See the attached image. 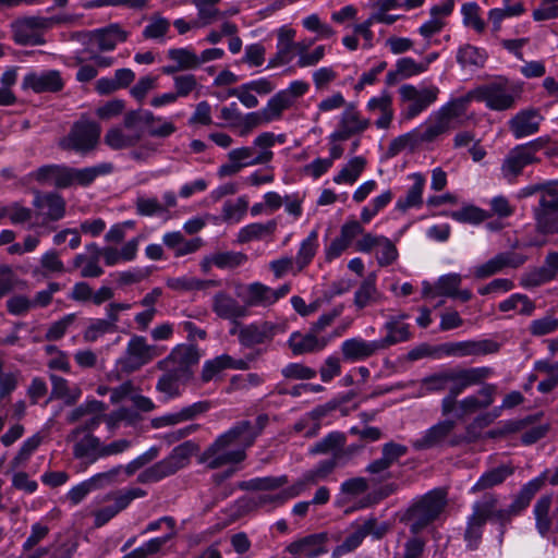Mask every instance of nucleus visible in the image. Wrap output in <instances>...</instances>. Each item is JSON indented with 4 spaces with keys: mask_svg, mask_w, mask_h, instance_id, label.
<instances>
[{
    "mask_svg": "<svg viewBox=\"0 0 558 558\" xmlns=\"http://www.w3.org/2000/svg\"><path fill=\"white\" fill-rule=\"evenodd\" d=\"M539 487V481H529L514 496L507 508L499 507L498 496L494 493L484 494L472 505V513L468 518L464 539L470 549H476L481 543L484 526L487 521L495 520L500 525V536L505 533L506 525L512 517L526 509Z\"/></svg>",
    "mask_w": 558,
    "mask_h": 558,
    "instance_id": "1",
    "label": "nucleus"
},
{
    "mask_svg": "<svg viewBox=\"0 0 558 558\" xmlns=\"http://www.w3.org/2000/svg\"><path fill=\"white\" fill-rule=\"evenodd\" d=\"M475 99L473 90L465 96L457 98L444 106L435 117L408 133L393 138L388 146L389 156H397L409 149L414 151L425 144L435 142L441 134L449 130L450 121L465 113L469 102Z\"/></svg>",
    "mask_w": 558,
    "mask_h": 558,
    "instance_id": "2",
    "label": "nucleus"
},
{
    "mask_svg": "<svg viewBox=\"0 0 558 558\" xmlns=\"http://www.w3.org/2000/svg\"><path fill=\"white\" fill-rule=\"evenodd\" d=\"M255 439L256 433L251 430V422H239L204 450L199 462L211 470L240 463L246 457V448L252 446Z\"/></svg>",
    "mask_w": 558,
    "mask_h": 558,
    "instance_id": "3",
    "label": "nucleus"
},
{
    "mask_svg": "<svg viewBox=\"0 0 558 558\" xmlns=\"http://www.w3.org/2000/svg\"><path fill=\"white\" fill-rule=\"evenodd\" d=\"M489 367H452L445 368L437 373L425 376L422 380V388L428 393L452 391L454 388H469L481 384L492 375Z\"/></svg>",
    "mask_w": 558,
    "mask_h": 558,
    "instance_id": "4",
    "label": "nucleus"
},
{
    "mask_svg": "<svg viewBox=\"0 0 558 558\" xmlns=\"http://www.w3.org/2000/svg\"><path fill=\"white\" fill-rule=\"evenodd\" d=\"M198 450V446L191 440L174 447L162 460L144 469L136 478L140 484H154L175 474L186 466L191 457Z\"/></svg>",
    "mask_w": 558,
    "mask_h": 558,
    "instance_id": "5",
    "label": "nucleus"
},
{
    "mask_svg": "<svg viewBox=\"0 0 558 558\" xmlns=\"http://www.w3.org/2000/svg\"><path fill=\"white\" fill-rule=\"evenodd\" d=\"M154 120V113L149 110H132L125 113L123 126L111 128L107 131L104 142L114 150L126 149L136 146L143 138L144 131L138 126L142 122Z\"/></svg>",
    "mask_w": 558,
    "mask_h": 558,
    "instance_id": "6",
    "label": "nucleus"
},
{
    "mask_svg": "<svg viewBox=\"0 0 558 558\" xmlns=\"http://www.w3.org/2000/svg\"><path fill=\"white\" fill-rule=\"evenodd\" d=\"M288 481L289 480L287 475L255 477L240 482L239 488L242 490L264 492L255 497H252L250 502L254 508H265L270 511L287 502L282 490L276 494H272L271 492L283 487Z\"/></svg>",
    "mask_w": 558,
    "mask_h": 558,
    "instance_id": "7",
    "label": "nucleus"
},
{
    "mask_svg": "<svg viewBox=\"0 0 558 558\" xmlns=\"http://www.w3.org/2000/svg\"><path fill=\"white\" fill-rule=\"evenodd\" d=\"M445 506L446 495L441 490H433L424 495L405 513L410 532L412 534L421 533L439 517Z\"/></svg>",
    "mask_w": 558,
    "mask_h": 558,
    "instance_id": "8",
    "label": "nucleus"
},
{
    "mask_svg": "<svg viewBox=\"0 0 558 558\" xmlns=\"http://www.w3.org/2000/svg\"><path fill=\"white\" fill-rule=\"evenodd\" d=\"M100 138V126L87 118L74 122L69 133L60 138L59 147L82 156L93 151Z\"/></svg>",
    "mask_w": 558,
    "mask_h": 558,
    "instance_id": "9",
    "label": "nucleus"
},
{
    "mask_svg": "<svg viewBox=\"0 0 558 558\" xmlns=\"http://www.w3.org/2000/svg\"><path fill=\"white\" fill-rule=\"evenodd\" d=\"M439 93V88L435 85L417 87L403 84L399 88L400 101L404 105L401 116L404 120L416 118L437 100Z\"/></svg>",
    "mask_w": 558,
    "mask_h": 558,
    "instance_id": "10",
    "label": "nucleus"
},
{
    "mask_svg": "<svg viewBox=\"0 0 558 558\" xmlns=\"http://www.w3.org/2000/svg\"><path fill=\"white\" fill-rule=\"evenodd\" d=\"M456 427V421L444 420L427 428L423 435L411 441L415 450H428L436 447H457L470 442L471 438L461 435H451Z\"/></svg>",
    "mask_w": 558,
    "mask_h": 558,
    "instance_id": "11",
    "label": "nucleus"
},
{
    "mask_svg": "<svg viewBox=\"0 0 558 558\" xmlns=\"http://www.w3.org/2000/svg\"><path fill=\"white\" fill-rule=\"evenodd\" d=\"M388 530V523H379L377 519L373 517L364 520L361 523H355L352 526V531L345 536L343 542L333 549L332 557L338 558L342 555L353 551L368 535H371L374 539H381L387 534Z\"/></svg>",
    "mask_w": 558,
    "mask_h": 558,
    "instance_id": "12",
    "label": "nucleus"
},
{
    "mask_svg": "<svg viewBox=\"0 0 558 558\" xmlns=\"http://www.w3.org/2000/svg\"><path fill=\"white\" fill-rule=\"evenodd\" d=\"M33 206L38 209V213L35 214V220L29 223L28 229L48 227L50 222H57L65 216V201L54 192L46 194L36 192Z\"/></svg>",
    "mask_w": 558,
    "mask_h": 558,
    "instance_id": "13",
    "label": "nucleus"
},
{
    "mask_svg": "<svg viewBox=\"0 0 558 558\" xmlns=\"http://www.w3.org/2000/svg\"><path fill=\"white\" fill-rule=\"evenodd\" d=\"M158 355L156 347L148 344L144 337L133 336L128 342L124 355L119 359L118 363L122 372L133 373Z\"/></svg>",
    "mask_w": 558,
    "mask_h": 558,
    "instance_id": "14",
    "label": "nucleus"
},
{
    "mask_svg": "<svg viewBox=\"0 0 558 558\" xmlns=\"http://www.w3.org/2000/svg\"><path fill=\"white\" fill-rule=\"evenodd\" d=\"M283 331L284 325L265 320L242 326L239 330L234 327L230 330V333H238L240 343L246 348H252L271 341L276 335Z\"/></svg>",
    "mask_w": 558,
    "mask_h": 558,
    "instance_id": "15",
    "label": "nucleus"
},
{
    "mask_svg": "<svg viewBox=\"0 0 558 558\" xmlns=\"http://www.w3.org/2000/svg\"><path fill=\"white\" fill-rule=\"evenodd\" d=\"M475 99L485 102L492 110L504 111L512 108L515 98L506 82H493L473 90Z\"/></svg>",
    "mask_w": 558,
    "mask_h": 558,
    "instance_id": "16",
    "label": "nucleus"
},
{
    "mask_svg": "<svg viewBox=\"0 0 558 558\" xmlns=\"http://www.w3.org/2000/svg\"><path fill=\"white\" fill-rule=\"evenodd\" d=\"M122 470V465H117L106 472L93 475L92 477L73 486L66 494L68 499L73 505H78L89 493L118 483V477Z\"/></svg>",
    "mask_w": 558,
    "mask_h": 558,
    "instance_id": "17",
    "label": "nucleus"
},
{
    "mask_svg": "<svg viewBox=\"0 0 558 558\" xmlns=\"http://www.w3.org/2000/svg\"><path fill=\"white\" fill-rule=\"evenodd\" d=\"M446 356L465 357L487 355L499 351V344L490 339L446 342L438 347Z\"/></svg>",
    "mask_w": 558,
    "mask_h": 558,
    "instance_id": "18",
    "label": "nucleus"
},
{
    "mask_svg": "<svg viewBox=\"0 0 558 558\" xmlns=\"http://www.w3.org/2000/svg\"><path fill=\"white\" fill-rule=\"evenodd\" d=\"M369 124V120L361 116L355 105L349 104L340 116L338 129L329 135V141H347L355 134L363 133Z\"/></svg>",
    "mask_w": 558,
    "mask_h": 558,
    "instance_id": "19",
    "label": "nucleus"
},
{
    "mask_svg": "<svg viewBox=\"0 0 558 558\" xmlns=\"http://www.w3.org/2000/svg\"><path fill=\"white\" fill-rule=\"evenodd\" d=\"M290 290L291 286L289 283H284L278 289H272L262 282H252L245 288L244 303L248 311L251 307H268L281 298H284Z\"/></svg>",
    "mask_w": 558,
    "mask_h": 558,
    "instance_id": "20",
    "label": "nucleus"
},
{
    "mask_svg": "<svg viewBox=\"0 0 558 558\" xmlns=\"http://www.w3.org/2000/svg\"><path fill=\"white\" fill-rule=\"evenodd\" d=\"M46 26V20L38 16H26L11 23L13 39L17 45L37 46L44 44L40 31Z\"/></svg>",
    "mask_w": 558,
    "mask_h": 558,
    "instance_id": "21",
    "label": "nucleus"
},
{
    "mask_svg": "<svg viewBox=\"0 0 558 558\" xmlns=\"http://www.w3.org/2000/svg\"><path fill=\"white\" fill-rule=\"evenodd\" d=\"M22 87L36 94L59 93L64 88V80L58 70L29 72L23 77Z\"/></svg>",
    "mask_w": 558,
    "mask_h": 558,
    "instance_id": "22",
    "label": "nucleus"
},
{
    "mask_svg": "<svg viewBox=\"0 0 558 558\" xmlns=\"http://www.w3.org/2000/svg\"><path fill=\"white\" fill-rule=\"evenodd\" d=\"M211 311L220 319L229 320L234 325H238L240 319L250 315L245 303L241 304L235 298L225 291L215 293L213 296Z\"/></svg>",
    "mask_w": 558,
    "mask_h": 558,
    "instance_id": "23",
    "label": "nucleus"
},
{
    "mask_svg": "<svg viewBox=\"0 0 558 558\" xmlns=\"http://www.w3.org/2000/svg\"><path fill=\"white\" fill-rule=\"evenodd\" d=\"M526 260L527 257L525 255L513 252H501L484 264L474 267L473 275L477 279H485L502 271L505 268H519Z\"/></svg>",
    "mask_w": 558,
    "mask_h": 558,
    "instance_id": "24",
    "label": "nucleus"
},
{
    "mask_svg": "<svg viewBox=\"0 0 558 558\" xmlns=\"http://www.w3.org/2000/svg\"><path fill=\"white\" fill-rule=\"evenodd\" d=\"M558 275V252H549L543 266L534 267L523 272L520 277V286L532 289L554 280Z\"/></svg>",
    "mask_w": 558,
    "mask_h": 558,
    "instance_id": "25",
    "label": "nucleus"
},
{
    "mask_svg": "<svg viewBox=\"0 0 558 558\" xmlns=\"http://www.w3.org/2000/svg\"><path fill=\"white\" fill-rule=\"evenodd\" d=\"M327 542V533H314L290 543L287 551L296 558H317L328 551Z\"/></svg>",
    "mask_w": 558,
    "mask_h": 558,
    "instance_id": "26",
    "label": "nucleus"
},
{
    "mask_svg": "<svg viewBox=\"0 0 558 558\" xmlns=\"http://www.w3.org/2000/svg\"><path fill=\"white\" fill-rule=\"evenodd\" d=\"M383 350L379 339L368 341L361 337L347 339L340 347L343 360L352 363L365 361Z\"/></svg>",
    "mask_w": 558,
    "mask_h": 558,
    "instance_id": "27",
    "label": "nucleus"
},
{
    "mask_svg": "<svg viewBox=\"0 0 558 558\" xmlns=\"http://www.w3.org/2000/svg\"><path fill=\"white\" fill-rule=\"evenodd\" d=\"M497 392V386L494 384H485L478 391L477 395H470L458 403V410L456 412L457 418H463L466 415L473 414L480 410L487 409L495 401Z\"/></svg>",
    "mask_w": 558,
    "mask_h": 558,
    "instance_id": "28",
    "label": "nucleus"
},
{
    "mask_svg": "<svg viewBox=\"0 0 558 558\" xmlns=\"http://www.w3.org/2000/svg\"><path fill=\"white\" fill-rule=\"evenodd\" d=\"M68 441H73L72 454L85 468L100 459L101 440L94 434L86 433L75 439H68Z\"/></svg>",
    "mask_w": 558,
    "mask_h": 558,
    "instance_id": "29",
    "label": "nucleus"
},
{
    "mask_svg": "<svg viewBox=\"0 0 558 558\" xmlns=\"http://www.w3.org/2000/svg\"><path fill=\"white\" fill-rule=\"evenodd\" d=\"M542 120L543 117L537 110L527 109L519 111L508 124L513 136L519 140L535 134Z\"/></svg>",
    "mask_w": 558,
    "mask_h": 558,
    "instance_id": "30",
    "label": "nucleus"
},
{
    "mask_svg": "<svg viewBox=\"0 0 558 558\" xmlns=\"http://www.w3.org/2000/svg\"><path fill=\"white\" fill-rule=\"evenodd\" d=\"M529 149V147H522L519 145L505 158L501 166V172L507 180L511 181L517 178L526 166L538 161L535 156L531 155Z\"/></svg>",
    "mask_w": 558,
    "mask_h": 558,
    "instance_id": "31",
    "label": "nucleus"
},
{
    "mask_svg": "<svg viewBox=\"0 0 558 558\" xmlns=\"http://www.w3.org/2000/svg\"><path fill=\"white\" fill-rule=\"evenodd\" d=\"M288 342L293 354L300 355L324 350L329 342V338L319 337L310 328L306 333L293 332Z\"/></svg>",
    "mask_w": 558,
    "mask_h": 558,
    "instance_id": "32",
    "label": "nucleus"
},
{
    "mask_svg": "<svg viewBox=\"0 0 558 558\" xmlns=\"http://www.w3.org/2000/svg\"><path fill=\"white\" fill-rule=\"evenodd\" d=\"M162 243L179 258L196 253L204 245L202 238L186 239L180 231L167 232L162 235Z\"/></svg>",
    "mask_w": 558,
    "mask_h": 558,
    "instance_id": "33",
    "label": "nucleus"
},
{
    "mask_svg": "<svg viewBox=\"0 0 558 558\" xmlns=\"http://www.w3.org/2000/svg\"><path fill=\"white\" fill-rule=\"evenodd\" d=\"M201 359L198 348L194 344H180L175 347L170 355L167 357L166 363L179 371H186L189 376H193L192 367L195 366Z\"/></svg>",
    "mask_w": 558,
    "mask_h": 558,
    "instance_id": "34",
    "label": "nucleus"
},
{
    "mask_svg": "<svg viewBox=\"0 0 558 558\" xmlns=\"http://www.w3.org/2000/svg\"><path fill=\"white\" fill-rule=\"evenodd\" d=\"M192 377L186 371H179L169 366L168 371L158 379L156 389L165 393L168 399L181 396L182 388Z\"/></svg>",
    "mask_w": 558,
    "mask_h": 558,
    "instance_id": "35",
    "label": "nucleus"
},
{
    "mask_svg": "<svg viewBox=\"0 0 558 558\" xmlns=\"http://www.w3.org/2000/svg\"><path fill=\"white\" fill-rule=\"evenodd\" d=\"M366 108L372 113H379L375 121L378 129H388L393 119L392 97L387 90H383L378 96L368 100Z\"/></svg>",
    "mask_w": 558,
    "mask_h": 558,
    "instance_id": "36",
    "label": "nucleus"
},
{
    "mask_svg": "<svg viewBox=\"0 0 558 558\" xmlns=\"http://www.w3.org/2000/svg\"><path fill=\"white\" fill-rule=\"evenodd\" d=\"M412 185L403 197L396 202V209L405 213L410 208H420L423 205V191L426 180L422 173L411 174Z\"/></svg>",
    "mask_w": 558,
    "mask_h": 558,
    "instance_id": "37",
    "label": "nucleus"
},
{
    "mask_svg": "<svg viewBox=\"0 0 558 558\" xmlns=\"http://www.w3.org/2000/svg\"><path fill=\"white\" fill-rule=\"evenodd\" d=\"M227 368L246 369L247 363L243 360H234L228 354L219 355L204 363L202 369V380L208 383L213 380L220 372Z\"/></svg>",
    "mask_w": 558,
    "mask_h": 558,
    "instance_id": "38",
    "label": "nucleus"
},
{
    "mask_svg": "<svg viewBox=\"0 0 558 558\" xmlns=\"http://www.w3.org/2000/svg\"><path fill=\"white\" fill-rule=\"evenodd\" d=\"M513 472L514 468L509 464H501L494 468L481 475L477 482L472 486L471 492L477 493L497 486L511 476Z\"/></svg>",
    "mask_w": 558,
    "mask_h": 558,
    "instance_id": "39",
    "label": "nucleus"
},
{
    "mask_svg": "<svg viewBox=\"0 0 558 558\" xmlns=\"http://www.w3.org/2000/svg\"><path fill=\"white\" fill-rule=\"evenodd\" d=\"M318 247V231L317 229H314L300 244V248L294 259L296 267L295 272L302 271L306 266L311 264L317 253Z\"/></svg>",
    "mask_w": 558,
    "mask_h": 558,
    "instance_id": "40",
    "label": "nucleus"
},
{
    "mask_svg": "<svg viewBox=\"0 0 558 558\" xmlns=\"http://www.w3.org/2000/svg\"><path fill=\"white\" fill-rule=\"evenodd\" d=\"M114 167L111 162H101L82 169L73 168L74 184L90 185L98 177L110 174Z\"/></svg>",
    "mask_w": 558,
    "mask_h": 558,
    "instance_id": "41",
    "label": "nucleus"
},
{
    "mask_svg": "<svg viewBox=\"0 0 558 558\" xmlns=\"http://www.w3.org/2000/svg\"><path fill=\"white\" fill-rule=\"evenodd\" d=\"M51 393L46 403L52 399H62L66 405H73L81 397V389H70L68 380L57 375H50Z\"/></svg>",
    "mask_w": 558,
    "mask_h": 558,
    "instance_id": "42",
    "label": "nucleus"
},
{
    "mask_svg": "<svg viewBox=\"0 0 558 558\" xmlns=\"http://www.w3.org/2000/svg\"><path fill=\"white\" fill-rule=\"evenodd\" d=\"M387 336L379 339L384 350L399 342L408 341L411 338L410 327L397 319H391L385 324Z\"/></svg>",
    "mask_w": 558,
    "mask_h": 558,
    "instance_id": "43",
    "label": "nucleus"
},
{
    "mask_svg": "<svg viewBox=\"0 0 558 558\" xmlns=\"http://www.w3.org/2000/svg\"><path fill=\"white\" fill-rule=\"evenodd\" d=\"M456 58L463 69L482 68L485 64L487 54L483 49L465 44L458 49Z\"/></svg>",
    "mask_w": 558,
    "mask_h": 558,
    "instance_id": "44",
    "label": "nucleus"
},
{
    "mask_svg": "<svg viewBox=\"0 0 558 558\" xmlns=\"http://www.w3.org/2000/svg\"><path fill=\"white\" fill-rule=\"evenodd\" d=\"M277 228L275 220H269L265 223L254 222L243 227L238 234V241L241 243L259 240L266 235L272 234Z\"/></svg>",
    "mask_w": 558,
    "mask_h": 558,
    "instance_id": "45",
    "label": "nucleus"
},
{
    "mask_svg": "<svg viewBox=\"0 0 558 558\" xmlns=\"http://www.w3.org/2000/svg\"><path fill=\"white\" fill-rule=\"evenodd\" d=\"M551 501L550 495H544L534 505L536 529L542 536H545L551 529V518L549 517Z\"/></svg>",
    "mask_w": 558,
    "mask_h": 558,
    "instance_id": "46",
    "label": "nucleus"
},
{
    "mask_svg": "<svg viewBox=\"0 0 558 558\" xmlns=\"http://www.w3.org/2000/svg\"><path fill=\"white\" fill-rule=\"evenodd\" d=\"M220 0H193L192 3L197 9V22L202 27L207 26L226 13L220 12L217 4Z\"/></svg>",
    "mask_w": 558,
    "mask_h": 558,
    "instance_id": "47",
    "label": "nucleus"
},
{
    "mask_svg": "<svg viewBox=\"0 0 558 558\" xmlns=\"http://www.w3.org/2000/svg\"><path fill=\"white\" fill-rule=\"evenodd\" d=\"M535 230L543 235L558 234V211L533 209Z\"/></svg>",
    "mask_w": 558,
    "mask_h": 558,
    "instance_id": "48",
    "label": "nucleus"
},
{
    "mask_svg": "<svg viewBox=\"0 0 558 558\" xmlns=\"http://www.w3.org/2000/svg\"><path fill=\"white\" fill-rule=\"evenodd\" d=\"M366 160L362 156L353 157L349 162L339 171L333 178V182L337 184H353L363 170L365 169Z\"/></svg>",
    "mask_w": 558,
    "mask_h": 558,
    "instance_id": "49",
    "label": "nucleus"
},
{
    "mask_svg": "<svg viewBox=\"0 0 558 558\" xmlns=\"http://www.w3.org/2000/svg\"><path fill=\"white\" fill-rule=\"evenodd\" d=\"M376 275L372 272L364 279L360 288L356 290L354 294V305L357 308H364L376 300Z\"/></svg>",
    "mask_w": 558,
    "mask_h": 558,
    "instance_id": "50",
    "label": "nucleus"
},
{
    "mask_svg": "<svg viewBox=\"0 0 558 558\" xmlns=\"http://www.w3.org/2000/svg\"><path fill=\"white\" fill-rule=\"evenodd\" d=\"M146 495L147 492L144 490L143 488L131 487L108 495L106 497V500L112 499L113 504L111 506L119 513L122 510L126 509L134 499L143 498Z\"/></svg>",
    "mask_w": 558,
    "mask_h": 558,
    "instance_id": "51",
    "label": "nucleus"
},
{
    "mask_svg": "<svg viewBox=\"0 0 558 558\" xmlns=\"http://www.w3.org/2000/svg\"><path fill=\"white\" fill-rule=\"evenodd\" d=\"M168 58L175 62L181 71L198 68V56L190 48H171L167 52Z\"/></svg>",
    "mask_w": 558,
    "mask_h": 558,
    "instance_id": "52",
    "label": "nucleus"
},
{
    "mask_svg": "<svg viewBox=\"0 0 558 558\" xmlns=\"http://www.w3.org/2000/svg\"><path fill=\"white\" fill-rule=\"evenodd\" d=\"M453 220L462 223L477 225L490 217V214L473 205L464 206L449 214Z\"/></svg>",
    "mask_w": 558,
    "mask_h": 558,
    "instance_id": "53",
    "label": "nucleus"
},
{
    "mask_svg": "<svg viewBox=\"0 0 558 558\" xmlns=\"http://www.w3.org/2000/svg\"><path fill=\"white\" fill-rule=\"evenodd\" d=\"M345 442V436L339 432H332L314 444L310 448L311 454H325L335 450H339Z\"/></svg>",
    "mask_w": 558,
    "mask_h": 558,
    "instance_id": "54",
    "label": "nucleus"
},
{
    "mask_svg": "<svg viewBox=\"0 0 558 558\" xmlns=\"http://www.w3.org/2000/svg\"><path fill=\"white\" fill-rule=\"evenodd\" d=\"M291 106V101L286 96V94L278 92L267 101L266 106L263 108V111L265 112L266 118L270 123L272 121L279 120L282 116V112Z\"/></svg>",
    "mask_w": 558,
    "mask_h": 558,
    "instance_id": "55",
    "label": "nucleus"
},
{
    "mask_svg": "<svg viewBox=\"0 0 558 558\" xmlns=\"http://www.w3.org/2000/svg\"><path fill=\"white\" fill-rule=\"evenodd\" d=\"M462 276L459 274H447L438 278L435 283V291L439 296L453 298L457 289L460 288Z\"/></svg>",
    "mask_w": 558,
    "mask_h": 558,
    "instance_id": "56",
    "label": "nucleus"
},
{
    "mask_svg": "<svg viewBox=\"0 0 558 558\" xmlns=\"http://www.w3.org/2000/svg\"><path fill=\"white\" fill-rule=\"evenodd\" d=\"M41 440H43V438L38 434L27 438L21 446L16 456L11 461L12 469H17V468L24 465L28 461L29 457L39 447V445L41 444Z\"/></svg>",
    "mask_w": 558,
    "mask_h": 558,
    "instance_id": "57",
    "label": "nucleus"
},
{
    "mask_svg": "<svg viewBox=\"0 0 558 558\" xmlns=\"http://www.w3.org/2000/svg\"><path fill=\"white\" fill-rule=\"evenodd\" d=\"M75 320H76L75 313L64 315L62 318L52 323L49 326V328L47 329V331L45 333V339L47 341H57V340L61 339L65 335L68 329L74 324Z\"/></svg>",
    "mask_w": 558,
    "mask_h": 558,
    "instance_id": "58",
    "label": "nucleus"
},
{
    "mask_svg": "<svg viewBox=\"0 0 558 558\" xmlns=\"http://www.w3.org/2000/svg\"><path fill=\"white\" fill-rule=\"evenodd\" d=\"M376 259L379 266H389L398 258V250L396 245L386 236H380L377 247Z\"/></svg>",
    "mask_w": 558,
    "mask_h": 558,
    "instance_id": "59",
    "label": "nucleus"
},
{
    "mask_svg": "<svg viewBox=\"0 0 558 558\" xmlns=\"http://www.w3.org/2000/svg\"><path fill=\"white\" fill-rule=\"evenodd\" d=\"M135 208L137 215L146 217L166 213V207L156 197L138 196L135 201Z\"/></svg>",
    "mask_w": 558,
    "mask_h": 558,
    "instance_id": "60",
    "label": "nucleus"
},
{
    "mask_svg": "<svg viewBox=\"0 0 558 558\" xmlns=\"http://www.w3.org/2000/svg\"><path fill=\"white\" fill-rule=\"evenodd\" d=\"M148 128V134L153 137H168L177 131L173 122L165 120L162 117L154 114V120L149 122H142Z\"/></svg>",
    "mask_w": 558,
    "mask_h": 558,
    "instance_id": "61",
    "label": "nucleus"
},
{
    "mask_svg": "<svg viewBox=\"0 0 558 558\" xmlns=\"http://www.w3.org/2000/svg\"><path fill=\"white\" fill-rule=\"evenodd\" d=\"M246 259V255L241 252H218L214 254V264L220 269L239 267Z\"/></svg>",
    "mask_w": 558,
    "mask_h": 558,
    "instance_id": "62",
    "label": "nucleus"
},
{
    "mask_svg": "<svg viewBox=\"0 0 558 558\" xmlns=\"http://www.w3.org/2000/svg\"><path fill=\"white\" fill-rule=\"evenodd\" d=\"M116 332L114 328L111 327L104 318L92 319L87 328L83 332V339L86 342H95L99 337L106 333Z\"/></svg>",
    "mask_w": 558,
    "mask_h": 558,
    "instance_id": "63",
    "label": "nucleus"
},
{
    "mask_svg": "<svg viewBox=\"0 0 558 558\" xmlns=\"http://www.w3.org/2000/svg\"><path fill=\"white\" fill-rule=\"evenodd\" d=\"M248 202L244 196L239 197L234 203L227 202L222 207V217L226 221L239 222L245 214Z\"/></svg>",
    "mask_w": 558,
    "mask_h": 558,
    "instance_id": "64",
    "label": "nucleus"
}]
</instances>
